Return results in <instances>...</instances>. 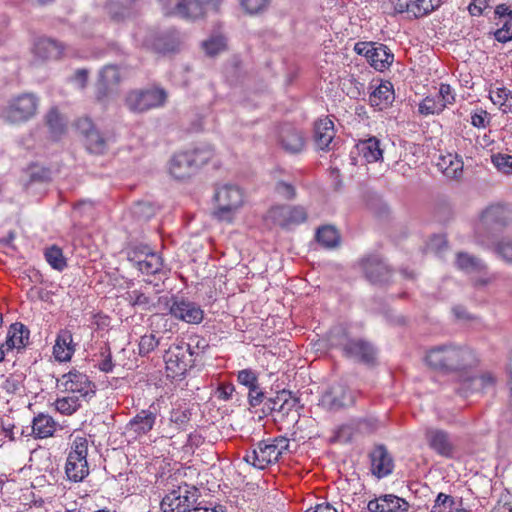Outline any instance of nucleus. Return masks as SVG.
I'll list each match as a JSON object with an SVG mask.
<instances>
[{
	"label": "nucleus",
	"mask_w": 512,
	"mask_h": 512,
	"mask_svg": "<svg viewBox=\"0 0 512 512\" xmlns=\"http://www.w3.org/2000/svg\"><path fill=\"white\" fill-rule=\"evenodd\" d=\"M438 101L444 105V109L447 105H452L455 102V94L449 84L442 83L440 85Z\"/></svg>",
	"instance_id": "nucleus-56"
},
{
	"label": "nucleus",
	"mask_w": 512,
	"mask_h": 512,
	"mask_svg": "<svg viewBox=\"0 0 512 512\" xmlns=\"http://www.w3.org/2000/svg\"><path fill=\"white\" fill-rule=\"evenodd\" d=\"M126 299L133 307H140L143 310H150L154 306L149 283L138 289L127 291Z\"/></svg>",
	"instance_id": "nucleus-30"
},
{
	"label": "nucleus",
	"mask_w": 512,
	"mask_h": 512,
	"mask_svg": "<svg viewBox=\"0 0 512 512\" xmlns=\"http://www.w3.org/2000/svg\"><path fill=\"white\" fill-rule=\"evenodd\" d=\"M55 421L49 415L39 414L33 419L32 433L36 438H47L55 431Z\"/></svg>",
	"instance_id": "nucleus-34"
},
{
	"label": "nucleus",
	"mask_w": 512,
	"mask_h": 512,
	"mask_svg": "<svg viewBox=\"0 0 512 512\" xmlns=\"http://www.w3.org/2000/svg\"><path fill=\"white\" fill-rule=\"evenodd\" d=\"M189 503L186 486L170 491L163 497L160 505L163 512H187Z\"/></svg>",
	"instance_id": "nucleus-24"
},
{
	"label": "nucleus",
	"mask_w": 512,
	"mask_h": 512,
	"mask_svg": "<svg viewBox=\"0 0 512 512\" xmlns=\"http://www.w3.org/2000/svg\"><path fill=\"white\" fill-rule=\"evenodd\" d=\"M456 265L466 273H481L487 268L486 264L480 258L465 252H459L457 254Z\"/></svg>",
	"instance_id": "nucleus-33"
},
{
	"label": "nucleus",
	"mask_w": 512,
	"mask_h": 512,
	"mask_svg": "<svg viewBox=\"0 0 512 512\" xmlns=\"http://www.w3.org/2000/svg\"><path fill=\"white\" fill-rule=\"evenodd\" d=\"M339 339L335 345L339 346L347 358L359 363L370 365L376 360V349L372 343L363 338L349 337L342 328L336 329Z\"/></svg>",
	"instance_id": "nucleus-4"
},
{
	"label": "nucleus",
	"mask_w": 512,
	"mask_h": 512,
	"mask_svg": "<svg viewBox=\"0 0 512 512\" xmlns=\"http://www.w3.org/2000/svg\"><path fill=\"white\" fill-rule=\"evenodd\" d=\"M335 137L334 123L328 117L319 119L314 124V141L318 149L329 151L333 149Z\"/></svg>",
	"instance_id": "nucleus-23"
},
{
	"label": "nucleus",
	"mask_w": 512,
	"mask_h": 512,
	"mask_svg": "<svg viewBox=\"0 0 512 512\" xmlns=\"http://www.w3.org/2000/svg\"><path fill=\"white\" fill-rule=\"evenodd\" d=\"M492 163L499 171L505 174H512V155L495 154L492 156Z\"/></svg>",
	"instance_id": "nucleus-50"
},
{
	"label": "nucleus",
	"mask_w": 512,
	"mask_h": 512,
	"mask_svg": "<svg viewBox=\"0 0 512 512\" xmlns=\"http://www.w3.org/2000/svg\"><path fill=\"white\" fill-rule=\"evenodd\" d=\"M269 217L274 224L289 228L306 221L307 212L302 206L279 205L269 210Z\"/></svg>",
	"instance_id": "nucleus-9"
},
{
	"label": "nucleus",
	"mask_w": 512,
	"mask_h": 512,
	"mask_svg": "<svg viewBox=\"0 0 512 512\" xmlns=\"http://www.w3.org/2000/svg\"><path fill=\"white\" fill-rule=\"evenodd\" d=\"M55 407L57 411L65 415L73 414L79 407V399L75 396H68L63 398H58L55 401Z\"/></svg>",
	"instance_id": "nucleus-47"
},
{
	"label": "nucleus",
	"mask_w": 512,
	"mask_h": 512,
	"mask_svg": "<svg viewBox=\"0 0 512 512\" xmlns=\"http://www.w3.org/2000/svg\"><path fill=\"white\" fill-rule=\"evenodd\" d=\"M496 376L491 372H484L480 375L471 377L465 385L472 391H486L494 388Z\"/></svg>",
	"instance_id": "nucleus-38"
},
{
	"label": "nucleus",
	"mask_w": 512,
	"mask_h": 512,
	"mask_svg": "<svg viewBox=\"0 0 512 512\" xmlns=\"http://www.w3.org/2000/svg\"><path fill=\"white\" fill-rule=\"evenodd\" d=\"M215 200L218 204L215 216L219 220L230 222L234 212L243 204V192L236 185L226 184L217 189Z\"/></svg>",
	"instance_id": "nucleus-7"
},
{
	"label": "nucleus",
	"mask_w": 512,
	"mask_h": 512,
	"mask_svg": "<svg viewBox=\"0 0 512 512\" xmlns=\"http://www.w3.org/2000/svg\"><path fill=\"white\" fill-rule=\"evenodd\" d=\"M443 0H412L410 4L411 15L414 18H421L427 16L436 10Z\"/></svg>",
	"instance_id": "nucleus-40"
},
{
	"label": "nucleus",
	"mask_w": 512,
	"mask_h": 512,
	"mask_svg": "<svg viewBox=\"0 0 512 512\" xmlns=\"http://www.w3.org/2000/svg\"><path fill=\"white\" fill-rule=\"evenodd\" d=\"M50 170L38 165H31L22 177L23 185L26 189L37 183H47L50 181Z\"/></svg>",
	"instance_id": "nucleus-35"
},
{
	"label": "nucleus",
	"mask_w": 512,
	"mask_h": 512,
	"mask_svg": "<svg viewBox=\"0 0 512 512\" xmlns=\"http://www.w3.org/2000/svg\"><path fill=\"white\" fill-rule=\"evenodd\" d=\"M136 37L142 46L158 54L166 55L180 50V36L173 29L164 31L148 29L144 34L138 32Z\"/></svg>",
	"instance_id": "nucleus-2"
},
{
	"label": "nucleus",
	"mask_w": 512,
	"mask_h": 512,
	"mask_svg": "<svg viewBox=\"0 0 512 512\" xmlns=\"http://www.w3.org/2000/svg\"><path fill=\"white\" fill-rule=\"evenodd\" d=\"M77 127L85 137V146L90 153L101 155L107 150V139L88 118L80 119Z\"/></svg>",
	"instance_id": "nucleus-13"
},
{
	"label": "nucleus",
	"mask_w": 512,
	"mask_h": 512,
	"mask_svg": "<svg viewBox=\"0 0 512 512\" xmlns=\"http://www.w3.org/2000/svg\"><path fill=\"white\" fill-rule=\"evenodd\" d=\"M100 354L103 359L98 364L99 369L106 373L111 372L114 368V364L112 362V354L108 343H104L100 348Z\"/></svg>",
	"instance_id": "nucleus-52"
},
{
	"label": "nucleus",
	"mask_w": 512,
	"mask_h": 512,
	"mask_svg": "<svg viewBox=\"0 0 512 512\" xmlns=\"http://www.w3.org/2000/svg\"><path fill=\"white\" fill-rule=\"evenodd\" d=\"M29 330L22 323H14L10 326L6 337L5 347L7 351L24 348L29 340Z\"/></svg>",
	"instance_id": "nucleus-27"
},
{
	"label": "nucleus",
	"mask_w": 512,
	"mask_h": 512,
	"mask_svg": "<svg viewBox=\"0 0 512 512\" xmlns=\"http://www.w3.org/2000/svg\"><path fill=\"white\" fill-rule=\"evenodd\" d=\"M394 100V92L390 83L380 84L369 96L371 106L379 110L387 108Z\"/></svg>",
	"instance_id": "nucleus-32"
},
{
	"label": "nucleus",
	"mask_w": 512,
	"mask_h": 512,
	"mask_svg": "<svg viewBox=\"0 0 512 512\" xmlns=\"http://www.w3.org/2000/svg\"><path fill=\"white\" fill-rule=\"evenodd\" d=\"M106 9L111 18L115 21H120L128 15V11L124 8H121L119 3L116 1H109L106 4Z\"/></svg>",
	"instance_id": "nucleus-59"
},
{
	"label": "nucleus",
	"mask_w": 512,
	"mask_h": 512,
	"mask_svg": "<svg viewBox=\"0 0 512 512\" xmlns=\"http://www.w3.org/2000/svg\"><path fill=\"white\" fill-rule=\"evenodd\" d=\"M489 2L490 0H473L468 6L469 13L472 16L482 15L485 9L489 7Z\"/></svg>",
	"instance_id": "nucleus-64"
},
{
	"label": "nucleus",
	"mask_w": 512,
	"mask_h": 512,
	"mask_svg": "<svg viewBox=\"0 0 512 512\" xmlns=\"http://www.w3.org/2000/svg\"><path fill=\"white\" fill-rule=\"evenodd\" d=\"M106 9L111 18L115 21H120L128 15V11L124 8H121L119 3L116 1H109L106 4Z\"/></svg>",
	"instance_id": "nucleus-60"
},
{
	"label": "nucleus",
	"mask_w": 512,
	"mask_h": 512,
	"mask_svg": "<svg viewBox=\"0 0 512 512\" xmlns=\"http://www.w3.org/2000/svg\"><path fill=\"white\" fill-rule=\"evenodd\" d=\"M45 120L54 140H58L66 132V123L56 108H51L47 112Z\"/></svg>",
	"instance_id": "nucleus-36"
},
{
	"label": "nucleus",
	"mask_w": 512,
	"mask_h": 512,
	"mask_svg": "<svg viewBox=\"0 0 512 512\" xmlns=\"http://www.w3.org/2000/svg\"><path fill=\"white\" fill-rule=\"evenodd\" d=\"M167 96V92L159 87L145 90H133L127 94L125 104L130 111L142 113L163 106L167 100Z\"/></svg>",
	"instance_id": "nucleus-5"
},
{
	"label": "nucleus",
	"mask_w": 512,
	"mask_h": 512,
	"mask_svg": "<svg viewBox=\"0 0 512 512\" xmlns=\"http://www.w3.org/2000/svg\"><path fill=\"white\" fill-rule=\"evenodd\" d=\"M320 404L326 410L335 412L353 405L354 397L345 385L335 383L324 392Z\"/></svg>",
	"instance_id": "nucleus-10"
},
{
	"label": "nucleus",
	"mask_w": 512,
	"mask_h": 512,
	"mask_svg": "<svg viewBox=\"0 0 512 512\" xmlns=\"http://www.w3.org/2000/svg\"><path fill=\"white\" fill-rule=\"evenodd\" d=\"M45 259L53 269L58 271H62L67 266L62 250L55 245L46 249Z\"/></svg>",
	"instance_id": "nucleus-43"
},
{
	"label": "nucleus",
	"mask_w": 512,
	"mask_h": 512,
	"mask_svg": "<svg viewBox=\"0 0 512 512\" xmlns=\"http://www.w3.org/2000/svg\"><path fill=\"white\" fill-rule=\"evenodd\" d=\"M192 344H185V342H181L180 344L172 345L164 356L166 369L171 377H177L184 375L189 368L194 366L193 356L195 355V351L193 350Z\"/></svg>",
	"instance_id": "nucleus-6"
},
{
	"label": "nucleus",
	"mask_w": 512,
	"mask_h": 512,
	"mask_svg": "<svg viewBox=\"0 0 512 512\" xmlns=\"http://www.w3.org/2000/svg\"><path fill=\"white\" fill-rule=\"evenodd\" d=\"M191 413L189 410L174 409L170 415V421L174 423L178 429H184L190 421Z\"/></svg>",
	"instance_id": "nucleus-53"
},
{
	"label": "nucleus",
	"mask_w": 512,
	"mask_h": 512,
	"mask_svg": "<svg viewBox=\"0 0 512 512\" xmlns=\"http://www.w3.org/2000/svg\"><path fill=\"white\" fill-rule=\"evenodd\" d=\"M87 453H88V440L85 437L76 436L71 443L68 456L71 459H75V460H77V458L87 459Z\"/></svg>",
	"instance_id": "nucleus-45"
},
{
	"label": "nucleus",
	"mask_w": 512,
	"mask_h": 512,
	"mask_svg": "<svg viewBox=\"0 0 512 512\" xmlns=\"http://www.w3.org/2000/svg\"><path fill=\"white\" fill-rule=\"evenodd\" d=\"M266 399L264 393L259 389L258 384L249 389L248 401L251 407H256L262 403L264 404Z\"/></svg>",
	"instance_id": "nucleus-62"
},
{
	"label": "nucleus",
	"mask_w": 512,
	"mask_h": 512,
	"mask_svg": "<svg viewBox=\"0 0 512 512\" xmlns=\"http://www.w3.org/2000/svg\"><path fill=\"white\" fill-rule=\"evenodd\" d=\"M65 473L70 481L76 483L83 481L89 475L87 459L77 458V460H75L68 456L65 465Z\"/></svg>",
	"instance_id": "nucleus-31"
},
{
	"label": "nucleus",
	"mask_w": 512,
	"mask_h": 512,
	"mask_svg": "<svg viewBox=\"0 0 512 512\" xmlns=\"http://www.w3.org/2000/svg\"><path fill=\"white\" fill-rule=\"evenodd\" d=\"M63 51V46L51 38H40L34 44L35 55L42 59H58Z\"/></svg>",
	"instance_id": "nucleus-28"
},
{
	"label": "nucleus",
	"mask_w": 512,
	"mask_h": 512,
	"mask_svg": "<svg viewBox=\"0 0 512 512\" xmlns=\"http://www.w3.org/2000/svg\"><path fill=\"white\" fill-rule=\"evenodd\" d=\"M59 381H61V384L64 386L66 391L79 393L80 396L84 397L90 392L94 393V385L89 380L88 376L77 370H71L70 372L62 375Z\"/></svg>",
	"instance_id": "nucleus-19"
},
{
	"label": "nucleus",
	"mask_w": 512,
	"mask_h": 512,
	"mask_svg": "<svg viewBox=\"0 0 512 512\" xmlns=\"http://www.w3.org/2000/svg\"><path fill=\"white\" fill-rule=\"evenodd\" d=\"M38 101L33 93H23L9 102L2 112V117L9 123L27 121L36 114Z\"/></svg>",
	"instance_id": "nucleus-8"
},
{
	"label": "nucleus",
	"mask_w": 512,
	"mask_h": 512,
	"mask_svg": "<svg viewBox=\"0 0 512 512\" xmlns=\"http://www.w3.org/2000/svg\"><path fill=\"white\" fill-rule=\"evenodd\" d=\"M238 382L248 389L255 387L258 384V376L252 369H243L238 372Z\"/></svg>",
	"instance_id": "nucleus-54"
},
{
	"label": "nucleus",
	"mask_w": 512,
	"mask_h": 512,
	"mask_svg": "<svg viewBox=\"0 0 512 512\" xmlns=\"http://www.w3.org/2000/svg\"><path fill=\"white\" fill-rule=\"evenodd\" d=\"M185 152L175 154L169 162V173L177 180H185L196 173Z\"/></svg>",
	"instance_id": "nucleus-25"
},
{
	"label": "nucleus",
	"mask_w": 512,
	"mask_h": 512,
	"mask_svg": "<svg viewBox=\"0 0 512 512\" xmlns=\"http://www.w3.org/2000/svg\"><path fill=\"white\" fill-rule=\"evenodd\" d=\"M316 240L326 248H334L339 244L340 236L333 226L326 225L317 229Z\"/></svg>",
	"instance_id": "nucleus-39"
},
{
	"label": "nucleus",
	"mask_w": 512,
	"mask_h": 512,
	"mask_svg": "<svg viewBox=\"0 0 512 512\" xmlns=\"http://www.w3.org/2000/svg\"><path fill=\"white\" fill-rule=\"evenodd\" d=\"M512 222V208L508 204L493 203L485 207L480 215L476 228L477 238L482 232H500Z\"/></svg>",
	"instance_id": "nucleus-3"
},
{
	"label": "nucleus",
	"mask_w": 512,
	"mask_h": 512,
	"mask_svg": "<svg viewBox=\"0 0 512 512\" xmlns=\"http://www.w3.org/2000/svg\"><path fill=\"white\" fill-rule=\"evenodd\" d=\"M162 267V258L157 253L152 251L136 268L142 274L155 275L161 271Z\"/></svg>",
	"instance_id": "nucleus-41"
},
{
	"label": "nucleus",
	"mask_w": 512,
	"mask_h": 512,
	"mask_svg": "<svg viewBox=\"0 0 512 512\" xmlns=\"http://www.w3.org/2000/svg\"><path fill=\"white\" fill-rule=\"evenodd\" d=\"M357 148L368 163H374L383 159V149L381 142L375 136L368 139L359 140Z\"/></svg>",
	"instance_id": "nucleus-29"
},
{
	"label": "nucleus",
	"mask_w": 512,
	"mask_h": 512,
	"mask_svg": "<svg viewBox=\"0 0 512 512\" xmlns=\"http://www.w3.org/2000/svg\"><path fill=\"white\" fill-rule=\"evenodd\" d=\"M159 345L158 339H156L154 334L143 335L139 341V354L141 356H146L150 352H152Z\"/></svg>",
	"instance_id": "nucleus-51"
},
{
	"label": "nucleus",
	"mask_w": 512,
	"mask_h": 512,
	"mask_svg": "<svg viewBox=\"0 0 512 512\" xmlns=\"http://www.w3.org/2000/svg\"><path fill=\"white\" fill-rule=\"evenodd\" d=\"M162 12L167 16H179L186 19L199 18L197 6H190L189 0H159Z\"/></svg>",
	"instance_id": "nucleus-20"
},
{
	"label": "nucleus",
	"mask_w": 512,
	"mask_h": 512,
	"mask_svg": "<svg viewBox=\"0 0 512 512\" xmlns=\"http://www.w3.org/2000/svg\"><path fill=\"white\" fill-rule=\"evenodd\" d=\"M278 402H280L278 414L285 417L296 407L298 399L293 397L290 391L282 390L278 392Z\"/></svg>",
	"instance_id": "nucleus-44"
},
{
	"label": "nucleus",
	"mask_w": 512,
	"mask_h": 512,
	"mask_svg": "<svg viewBox=\"0 0 512 512\" xmlns=\"http://www.w3.org/2000/svg\"><path fill=\"white\" fill-rule=\"evenodd\" d=\"M121 81V75L118 66L109 64L104 66L99 72L98 81L96 83L95 96L98 101L106 99L113 86Z\"/></svg>",
	"instance_id": "nucleus-16"
},
{
	"label": "nucleus",
	"mask_w": 512,
	"mask_h": 512,
	"mask_svg": "<svg viewBox=\"0 0 512 512\" xmlns=\"http://www.w3.org/2000/svg\"><path fill=\"white\" fill-rule=\"evenodd\" d=\"M225 39L221 36L212 37L203 42V48L209 56H215L225 49Z\"/></svg>",
	"instance_id": "nucleus-49"
},
{
	"label": "nucleus",
	"mask_w": 512,
	"mask_h": 512,
	"mask_svg": "<svg viewBox=\"0 0 512 512\" xmlns=\"http://www.w3.org/2000/svg\"><path fill=\"white\" fill-rule=\"evenodd\" d=\"M371 472L377 478H384L392 473L394 462L387 448L380 444L369 453Z\"/></svg>",
	"instance_id": "nucleus-18"
},
{
	"label": "nucleus",
	"mask_w": 512,
	"mask_h": 512,
	"mask_svg": "<svg viewBox=\"0 0 512 512\" xmlns=\"http://www.w3.org/2000/svg\"><path fill=\"white\" fill-rule=\"evenodd\" d=\"M278 143L286 153L298 154L304 150L305 138L294 126L284 124L279 129Z\"/></svg>",
	"instance_id": "nucleus-14"
},
{
	"label": "nucleus",
	"mask_w": 512,
	"mask_h": 512,
	"mask_svg": "<svg viewBox=\"0 0 512 512\" xmlns=\"http://www.w3.org/2000/svg\"><path fill=\"white\" fill-rule=\"evenodd\" d=\"M243 8L249 14H257L263 11L268 4V0H242Z\"/></svg>",
	"instance_id": "nucleus-58"
},
{
	"label": "nucleus",
	"mask_w": 512,
	"mask_h": 512,
	"mask_svg": "<svg viewBox=\"0 0 512 512\" xmlns=\"http://www.w3.org/2000/svg\"><path fill=\"white\" fill-rule=\"evenodd\" d=\"M157 420V409L151 405L148 409L139 411L126 425L128 432L137 437L148 434L154 427Z\"/></svg>",
	"instance_id": "nucleus-15"
},
{
	"label": "nucleus",
	"mask_w": 512,
	"mask_h": 512,
	"mask_svg": "<svg viewBox=\"0 0 512 512\" xmlns=\"http://www.w3.org/2000/svg\"><path fill=\"white\" fill-rule=\"evenodd\" d=\"M426 439L429 447L434 450L437 454L451 458L453 456L454 446L450 440L449 434L441 429H427Z\"/></svg>",
	"instance_id": "nucleus-21"
},
{
	"label": "nucleus",
	"mask_w": 512,
	"mask_h": 512,
	"mask_svg": "<svg viewBox=\"0 0 512 512\" xmlns=\"http://www.w3.org/2000/svg\"><path fill=\"white\" fill-rule=\"evenodd\" d=\"M444 110V105L441 104L438 99L427 96L425 97L418 106V112L421 115H433L440 114Z\"/></svg>",
	"instance_id": "nucleus-46"
},
{
	"label": "nucleus",
	"mask_w": 512,
	"mask_h": 512,
	"mask_svg": "<svg viewBox=\"0 0 512 512\" xmlns=\"http://www.w3.org/2000/svg\"><path fill=\"white\" fill-rule=\"evenodd\" d=\"M394 55L390 49L381 43L373 44L371 55H368V62L378 71H384L393 63Z\"/></svg>",
	"instance_id": "nucleus-26"
},
{
	"label": "nucleus",
	"mask_w": 512,
	"mask_h": 512,
	"mask_svg": "<svg viewBox=\"0 0 512 512\" xmlns=\"http://www.w3.org/2000/svg\"><path fill=\"white\" fill-rule=\"evenodd\" d=\"M408 508V502L392 494L380 496L367 504L370 512H405Z\"/></svg>",
	"instance_id": "nucleus-22"
},
{
	"label": "nucleus",
	"mask_w": 512,
	"mask_h": 512,
	"mask_svg": "<svg viewBox=\"0 0 512 512\" xmlns=\"http://www.w3.org/2000/svg\"><path fill=\"white\" fill-rule=\"evenodd\" d=\"M244 460L258 469H265L268 465L277 462L279 456L272 443L261 441L255 449L245 455Z\"/></svg>",
	"instance_id": "nucleus-17"
},
{
	"label": "nucleus",
	"mask_w": 512,
	"mask_h": 512,
	"mask_svg": "<svg viewBox=\"0 0 512 512\" xmlns=\"http://www.w3.org/2000/svg\"><path fill=\"white\" fill-rule=\"evenodd\" d=\"M494 36L501 43L510 41L512 39V19H506L502 27L495 31Z\"/></svg>",
	"instance_id": "nucleus-57"
},
{
	"label": "nucleus",
	"mask_w": 512,
	"mask_h": 512,
	"mask_svg": "<svg viewBox=\"0 0 512 512\" xmlns=\"http://www.w3.org/2000/svg\"><path fill=\"white\" fill-rule=\"evenodd\" d=\"M169 312L174 318L189 324H199L204 318V312L199 305L177 297L172 298Z\"/></svg>",
	"instance_id": "nucleus-12"
},
{
	"label": "nucleus",
	"mask_w": 512,
	"mask_h": 512,
	"mask_svg": "<svg viewBox=\"0 0 512 512\" xmlns=\"http://www.w3.org/2000/svg\"><path fill=\"white\" fill-rule=\"evenodd\" d=\"M189 159L191 160V164L194 170L197 172L202 166L207 164L212 157L214 156V150L211 146H203L195 148L191 151L185 152Z\"/></svg>",
	"instance_id": "nucleus-37"
},
{
	"label": "nucleus",
	"mask_w": 512,
	"mask_h": 512,
	"mask_svg": "<svg viewBox=\"0 0 512 512\" xmlns=\"http://www.w3.org/2000/svg\"><path fill=\"white\" fill-rule=\"evenodd\" d=\"M275 190L279 195L289 200L294 199L296 196L294 186L284 181H278L276 183Z\"/></svg>",
	"instance_id": "nucleus-61"
},
{
	"label": "nucleus",
	"mask_w": 512,
	"mask_h": 512,
	"mask_svg": "<svg viewBox=\"0 0 512 512\" xmlns=\"http://www.w3.org/2000/svg\"><path fill=\"white\" fill-rule=\"evenodd\" d=\"M360 266L369 282L384 285L392 276L390 267L378 255H369L360 261Z\"/></svg>",
	"instance_id": "nucleus-11"
},
{
	"label": "nucleus",
	"mask_w": 512,
	"mask_h": 512,
	"mask_svg": "<svg viewBox=\"0 0 512 512\" xmlns=\"http://www.w3.org/2000/svg\"><path fill=\"white\" fill-rule=\"evenodd\" d=\"M494 252L503 261L512 264V238H502L494 245Z\"/></svg>",
	"instance_id": "nucleus-48"
},
{
	"label": "nucleus",
	"mask_w": 512,
	"mask_h": 512,
	"mask_svg": "<svg viewBox=\"0 0 512 512\" xmlns=\"http://www.w3.org/2000/svg\"><path fill=\"white\" fill-rule=\"evenodd\" d=\"M425 361L433 370L449 374L472 368L476 365L477 358L468 347L446 343L428 349Z\"/></svg>",
	"instance_id": "nucleus-1"
},
{
	"label": "nucleus",
	"mask_w": 512,
	"mask_h": 512,
	"mask_svg": "<svg viewBox=\"0 0 512 512\" xmlns=\"http://www.w3.org/2000/svg\"><path fill=\"white\" fill-rule=\"evenodd\" d=\"M73 352V347L65 348V346H60V344L54 345L53 348V354L55 358L61 362L69 361L72 357Z\"/></svg>",
	"instance_id": "nucleus-63"
},
{
	"label": "nucleus",
	"mask_w": 512,
	"mask_h": 512,
	"mask_svg": "<svg viewBox=\"0 0 512 512\" xmlns=\"http://www.w3.org/2000/svg\"><path fill=\"white\" fill-rule=\"evenodd\" d=\"M152 252V249L143 244L132 245L126 249L127 260L134 266L137 267L141 264L142 260Z\"/></svg>",
	"instance_id": "nucleus-42"
},
{
	"label": "nucleus",
	"mask_w": 512,
	"mask_h": 512,
	"mask_svg": "<svg viewBox=\"0 0 512 512\" xmlns=\"http://www.w3.org/2000/svg\"><path fill=\"white\" fill-rule=\"evenodd\" d=\"M510 89L501 86V87H494L491 88L489 91V97L493 104L499 105L500 108H502L503 104H505V101L507 100V97L509 96Z\"/></svg>",
	"instance_id": "nucleus-55"
}]
</instances>
